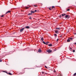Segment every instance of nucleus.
<instances>
[{
  "instance_id": "obj_1",
  "label": "nucleus",
  "mask_w": 76,
  "mask_h": 76,
  "mask_svg": "<svg viewBox=\"0 0 76 76\" xmlns=\"http://www.w3.org/2000/svg\"><path fill=\"white\" fill-rule=\"evenodd\" d=\"M69 18H70V15H66L65 17V19H69Z\"/></svg>"
},
{
  "instance_id": "obj_2",
  "label": "nucleus",
  "mask_w": 76,
  "mask_h": 76,
  "mask_svg": "<svg viewBox=\"0 0 76 76\" xmlns=\"http://www.w3.org/2000/svg\"><path fill=\"white\" fill-rule=\"evenodd\" d=\"M2 56H1V57H4V56L6 55V53H4L2 54Z\"/></svg>"
},
{
  "instance_id": "obj_3",
  "label": "nucleus",
  "mask_w": 76,
  "mask_h": 76,
  "mask_svg": "<svg viewBox=\"0 0 76 76\" xmlns=\"http://www.w3.org/2000/svg\"><path fill=\"white\" fill-rule=\"evenodd\" d=\"M47 52H48V53H50L52 52V50H48L47 51Z\"/></svg>"
},
{
  "instance_id": "obj_4",
  "label": "nucleus",
  "mask_w": 76,
  "mask_h": 76,
  "mask_svg": "<svg viewBox=\"0 0 76 76\" xmlns=\"http://www.w3.org/2000/svg\"><path fill=\"white\" fill-rule=\"evenodd\" d=\"M24 29H25V28H23L21 29H20V32H22L23 30H24Z\"/></svg>"
},
{
  "instance_id": "obj_5",
  "label": "nucleus",
  "mask_w": 76,
  "mask_h": 76,
  "mask_svg": "<svg viewBox=\"0 0 76 76\" xmlns=\"http://www.w3.org/2000/svg\"><path fill=\"white\" fill-rule=\"evenodd\" d=\"M3 72H5V73H7V74H8V75H12V74L10 73H7L5 71H3Z\"/></svg>"
},
{
  "instance_id": "obj_6",
  "label": "nucleus",
  "mask_w": 76,
  "mask_h": 76,
  "mask_svg": "<svg viewBox=\"0 0 76 76\" xmlns=\"http://www.w3.org/2000/svg\"><path fill=\"white\" fill-rule=\"evenodd\" d=\"M38 52H39V53H41V52H42L41 50V49H39L38 50Z\"/></svg>"
},
{
  "instance_id": "obj_7",
  "label": "nucleus",
  "mask_w": 76,
  "mask_h": 76,
  "mask_svg": "<svg viewBox=\"0 0 76 76\" xmlns=\"http://www.w3.org/2000/svg\"><path fill=\"white\" fill-rule=\"evenodd\" d=\"M25 28L26 29H29V28H30V27L29 26H26Z\"/></svg>"
},
{
  "instance_id": "obj_8",
  "label": "nucleus",
  "mask_w": 76,
  "mask_h": 76,
  "mask_svg": "<svg viewBox=\"0 0 76 76\" xmlns=\"http://www.w3.org/2000/svg\"><path fill=\"white\" fill-rule=\"evenodd\" d=\"M66 14H65V13H64V14H62V16H65V15H66Z\"/></svg>"
},
{
  "instance_id": "obj_9",
  "label": "nucleus",
  "mask_w": 76,
  "mask_h": 76,
  "mask_svg": "<svg viewBox=\"0 0 76 76\" xmlns=\"http://www.w3.org/2000/svg\"><path fill=\"white\" fill-rule=\"evenodd\" d=\"M11 11H8L5 14H7V13H10Z\"/></svg>"
},
{
  "instance_id": "obj_10",
  "label": "nucleus",
  "mask_w": 76,
  "mask_h": 76,
  "mask_svg": "<svg viewBox=\"0 0 76 76\" xmlns=\"http://www.w3.org/2000/svg\"><path fill=\"white\" fill-rule=\"evenodd\" d=\"M31 13H35V12L33 11H31Z\"/></svg>"
},
{
  "instance_id": "obj_11",
  "label": "nucleus",
  "mask_w": 76,
  "mask_h": 76,
  "mask_svg": "<svg viewBox=\"0 0 76 76\" xmlns=\"http://www.w3.org/2000/svg\"><path fill=\"white\" fill-rule=\"evenodd\" d=\"M48 46H49V47H51V46H52V44H49Z\"/></svg>"
},
{
  "instance_id": "obj_12",
  "label": "nucleus",
  "mask_w": 76,
  "mask_h": 76,
  "mask_svg": "<svg viewBox=\"0 0 76 76\" xmlns=\"http://www.w3.org/2000/svg\"><path fill=\"white\" fill-rule=\"evenodd\" d=\"M41 40L42 41H44V38H43V37H42L41 38Z\"/></svg>"
},
{
  "instance_id": "obj_13",
  "label": "nucleus",
  "mask_w": 76,
  "mask_h": 76,
  "mask_svg": "<svg viewBox=\"0 0 76 76\" xmlns=\"http://www.w3.org/2000/svg\"><path fill=\"white\" fill-rule=\"evenodd\" d=\"M25 8V9H29V7H26Z\"/></svg>"
},
{
  "instance_id": "obj_14",
  "label": "nucleus",
  "mask_w": 76,
  "mask_h": 76,
  "mask_svg": "<svg viewBox=\"0 0 76 76\" xmlns=\"http://www.w3.org/2000/svg\"><path fill=\"white\" fill-rule=\"evenodd\" d=\"M48 43H49V42H46L45 44L46 45H48Z\"/></svg>"
},
{
  "instance_id": "obj_15",
  "label": "nucleus",
  "mask_w": 76,
  "mask_h": 76,
  "mask_svg": "<svg viewBox=\"0 0 76 76\" xmlns=\"http://www.w3.org/2000/svg\"><path fill=\"white\" fill-rule=\"evenodd\" d=\"M69 39H68L67 40V42H70V40H69Z\"/></svg>"
},
{
  "instance_id": "obj_16",
  "label": "nucleus",
  "mask_w": 76,
  "mask_h": 76,
  "mask_svg": "<svg viewBox=\"0 0 76 76\" xmlns=\"http://www.w3.org/2000/svg\"><path fill=\"white\" fill-rule=\"evenodd\" d=\"M32 15V13H29L28 14V15Z\"/></svg>"
},
{
  "instance_id": "obj_17",
  "label": "nucleus",
  "mask_w": 76,
  "mask_h": 76,
  "mask_svg": "<svg viewBox=\"0 0 76 76\" xmlns=\"http://www.w3.org/2000/svg\"><path fill=\"white\" fill-rule=\"evenodd\" d=\"M55 33H56V34H57V33H58V31H56Z\"/></svg>"
},
{
  "instance_id": "obj_18",
  "label": "nucleus",
  "mask_w": 76,
  "mask_h": 76,
  "mask_svg": "<svg viewBox=\"0 0 76 76\" xmlns=\"http://www.w3.org/2000/svg\"><path fill=\"white\" fill-rule=\"evenodd\" d=\"M69 39H71V40H72V39H73V38H69Z\"/></svg>"
},
{
  "instance_id": "obj_19",
  "label": "nucleus",
  "mask_w": 76,
  "mask_h": 76,
  "mask_svg": "<svg viewBox=\"0 0 76 76\" xmlns=\"http://www.w3.org/2000/svg\"><path fill=\"white\" fill-rule=\"evenodd\" d=\"M42 42H43V43L44 44H45V43H46L44 41H43Z\"/></svg>"
},
{
  "instance_id": "obj_20",
  "label": "nucleus",
  "mask_w": 76,
  "mask_h": 76,
  "mask_svg": "<svg viewBox=\"0 0 76 76\" xmlns=\"http://www.w3.org/2000/svg\"><path fill=\"white\" fill-rule=\"evenodd\" d=\"M57 29H58V30H60V28H56Z\"/></svg>"
},
{
  "instance_id": "obj_21",
  "label": "nucleus",
  "mask_w": 76,
  "mask_h": 76,
  "mask_svg": "<svg viewBox=\"0 0 76 76\" xmlns=\"http://www.w3.org/2000/svg\"><path fill=\"white\" fill-rule=\"evenodd\" d=\"M76 73H74V74L73 75L74 76H76Z\"/></svg>"
},
{
  "instance_id": "obj_22",
  "label": "nucleus",
  "mask_w": 76,
  "mask_h": 76,
  "mask_svg": "<svg viewBox=\"0 0 76 76\" xmlns=\"http://www.w3.org/2000/svg\"><path fill=\"white\" fill-rule=\"evenodd\" d=\"M73 53H75V50H73Z\"/></svg>"
},
{
  "instance_id": "obj_23",
  "label": "nucleus",
  "mask_w": 76,
  "mask_h": 76,
  "mask_svg": "<svg viewBox=\"0 0 76 76\" xmlns=\"http://www.w3.org/2000/svg\"><path fill=\"white\" fill-rule=\"evenodd\" d=\"M66 10L67 11H69V10H70V9H68L67 10Z\"/></svg>"
},
{
  "instance_id": "obj_24",
  "label": "nucleus",
  "mask_w": 76,
  "mask_h": 76,
  "mask_svg": "<svg viewBox=\"0 0 76 76\" xmlns=\"http://www.w3.org/2000/svg\"><path fill=\"white\" fill-rule=\"evenodd\" d=\"M54 35H55V37H57V34H55Z\"/></svg>"
},
{
  "instance_id": "obj_25",
  "label": "nucleus",
  "mask_w": 76,
  "mask_h": 76,
  "mask_svg": "<svg viewBox=\"0 0 76 76\" xmlns=\"http://www.w3.org/2000/svg\"><path fill=\"white\" fill-rule=\"evenodd\" d=\"M4 17V15H1V17Z\"/></svg>"
},
{
  "instance_id": "obj_26",
  "label": "nucleus",
  "mask_w": 76,
  "mask_h": 76,
  "mask_svg": "<svg viewBox=\"0 0 76 76\" xmlns=\"http://www.w3.org/2000/svg\"><path fill=\"white\" fill-rule=\"evenodd\" d=\"M10 54H12V53H13L12 51H10Z\"/></svg>"
},
{
  "instance_id": "obj_27",
  "label": "nucleus",
  "mask_w": 76,
  "mask_h": 76,
  "mask_svg": "<svg viewBox=\"0 0 76 76\" xmlns=\"http://www.w3.org/2000/svg\"><path fill=\"white\" fill-rule=\"evenodd\" d=\"M42 74H44V72H42Z\"/></svg>"
},
{
  "instance_id": "obj_28",
  "label": "nucleus",
  "mask_w": 76,
  "mask_h": 76,
  "mask_svg": "<svg viewBox=\"0 0 76 76\" xmlns=\"http://www.w3.org/2000/svg\"><path fill=\"white\" fill-rule=\"evenodd\" d=\"M58 39H57V40H56L57 42V41H58Z\"/></svg>"
},
{
  "instance_id": "obj_29",
  "label": "nucleus",
  "mask_w": 76,
  "mask_h": 76,
  "mask_svg": "<svg viewBox=\"0 0 76 76\" xmlns=\"http://www.w3.org/2000/svg\"><path fill=\"white\" fill-rule=\"evenodd\" d=\"M54 6H53L52 7V9H53V8H54Z\"/></svg>"
},
{
  "instance_id": "obj_30",
  "label": "nucleus",
  "mask_w": 76,
  "mask_h": 76,
  "mask_svg": "<svg viewBox=\"0 0 76 76\" xmlns=\"http://www.w3.org/2000/svg\"><path fill=\"white\" fill-rule=\"evenodd\" d=\"M45 68H46V69H47V66H45Z\"/></svg>"
},
{
  "instance_id": "obj_31",
  "label": "nucleus",
  "mask_w": 76,
  "mask_h": 76,
  "mask_svg": "<svg viewBox=\"0 0 76 76\" xmlns=\"http://www.w3.org/2000/svg\"><path fill=\"white\" fill-rule=\"evenodd\" d=\"M1 61H2V60H0V62H1Z\"/></svg>"
},
{
  "instance_id": "obj_32",
  "label": "nucleus",
  "mask_w": 76,
  "mask_h": 76,
  "mask_svg": "<svg viewBox=\"0 0 76 76\" xmlns=\"http://www.w3.org/2000/svg\"><path fill=\"white\" fill-rule=\"evenodd\" d=\"M49 10H51V8H49Z\"/></svg>"
},
{
  "instance_id": "obj_33",
  "label": "nucleus",
  "mask_w": 76,
  "mask_h": 76,
  "mask_svg": "<svg viewBox=\"0 0 76 76\" xmlns=\"http://www.w3.org/2000/svg\"><path fill=\"white\" fill-rule=\"evenodd\" d=\"M37 12V10H35V11H34V13H35V12Z\"/></svg>"
},
{
  "instance_id": "obj_34",
  "label": "nucleus",
  "mask_w": 76,
  "mask_h": 76,
  "mask_svg": "<svg viewBox=\"0 0 76 76\" xmlns=\"http://www.w3.org/2000/svg\"><path fill=\"white\" fill-rule=\"evenodd\" d=\"M31 18H31V17H30V18H29V19H31Z\"/></svg>"
},
{
  "instance_id": "obj_35",
  "label": "nucleus",
  "mask_w": 76,
  "mask_h": 76,
  "mask_svg": "<svg viewBox=\"0 0 76 76\" xmlns=\"http://www.w3.org/2000/svg\"><path fill=\"white\" fill-rule=\"evenodd\" d=\"M34 6H35V7H36V6H37V5H34Z\"/></svg>"
},
{
  "instance_id": "obj_36",
  "label": "nucleus",
  "mask_w": 76,
  "mask_h": 76,
  "mask_svg": "<svg viewBox=\"0 0 76 76\" xmlns=\"http://www.w3.org/2000/svg\"><path fill=\"white\" fill-rule=\"evenodd\" d=\"M69 49H71V50H72V48H70Z\"/></svg>"
},
{
  "instance_id": "obj_37",
  "label": "nucleus",
  "mask_w": 76,
  "mask_h": 76,
  "mask_svg": "<svg viewBox=\"0 0 76 76\" xmlns=\"http://www.w3.org/2000/svg\"><path fill=\"white\" fill-rule=\"evenodd\" d=\"M60 18H61V15L60 16Z\"/></svg>"
},
{
  "instance_id": "obj_38",
  "label": "nucleus",
  "mask_w": 76,
  "mask_h": 76,
  "mask_svg": "<svg viewBox=\"0 0 76 76\" xmlns=\"http://www.w3.org/2000/svg\"><path fill=\"white\" fill-rule=\"evenodd\" d=\"M75 34V35H76V33Z\"/></svg>"
},
{
  "instance_id": "obj_39",
  "label": "nucleus",
  "mask_w": 76,
  "mask_h": 76,
  "mask_svg": "<svg viewBox=\"0 0 76 76\" xmlns=\"http://www.w3.org/2000/svg\"><path fill=\"white\" fill-rule=\"evenodd\" d=\"M9 54H10V53H9Z\"/></svg>"
}]
</instances>
